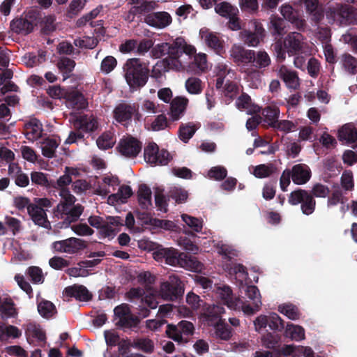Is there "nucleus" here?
I'll return each instance as SVG.
<instances>
[{
  "mask_svg": "<svg viewBox=\"0 0 357 357\" xmlns=\"http://www.w3.org/2000/svg\"><path fill=\"white\" fill-rule=\"evenodd\" d=\"M195 53V47L187 44L183 37H177L169 43L155 45L151 51L152 56L156 59L164 57V59L157 62L152 70L151 77L158 79L161 77L162 71L179 70L183 67L180 60L183 54L192 56Z\"/></svg>",
  "mask_w": 357,
  "mask_h": 357,
  "instance_id": "1",
  "label": "nucleus"
},
{
  "mask_svg": "<svg viewBox=\"0 0 357 357\" xmlns=\"http://www.w3.org/2000/svg\"><path fill=\"white\" fill-rule=\"evenodd\" d=\"M153 258L158 261L165 260L168 265L179 266L187 270L197 271L201 268V263L195 257L183 252H179L173 248H160L153 252Z\"/></svg>",
  "mask_w": 357,
  "mask_h": 357,
  "instance_id": "2",
  "label": "nucleus"
},
{
  "mask_svg": "<svg viewBox=\"0 0 357 357\" xmlns=\"http://www.w3.org/2000/svg\"><path fill=\"white\" fill-rule=\"evenodd\" d=\"M123 71L126 82L131 89L144 86L150 76L148 63L138 58L128 59L123 66Z\"/></svg>",
  "mask_w": 357,
  "mask_h": 357,
  "instance_id": "3",
  "label": "nucleus"
},
{
  "mask_svg": "<svg viewBox=\"0 0 357 357\" xmlns=\"http://www.w3.org/2000/svg\"><path fill=\"white\" fill-rule=\"evenodd\" d=\"M195 332V327L192 322L182 320L177 324H168L166 326L165 333L167 337L179 344L188 342L189 337Z\"/></svg>",
  "mask_w": 357,
  "mask_h": 357,
  "instance_id": "4",
  "label": "nucleus"
},
{
  "mask_svg": "<svg viewBox=\"0 0 357 357\" xmlns=\"http://www.w3.org/2000/svg\"><path fill=\"white\" fill-rule=\"evenodd\" d=\"M291 205L295 206L301 204V209L303 214L309 215L314 213L316 207V200L310 191L303 189H297L292 191L288 199Z\"/></svg>",
  "mask_w": 357,
  "mask_h": 357,
  "instance_id": "5",
  "label": "nucleus"
},
{
  "mask_svg": "<svg viewBox=\"0 0 357 357\" xmlns=\"http://www.w3.org/2000/svg\"><path fill=\"white\" fill-rule=\"evenodd\" d=\"M139 106L135 104L122 102L116 106L113 111L114 119L123 126H128L132 118L139 121L142 114L139 112Z\"/></svg>",
  "mask_w": 357,
  "mask_h": 357,
  "instance_id": "6",
  "label": "nucleus"
},
{
  "mask_svg": "<svg viewBox=\"0 0 357 357\" xmlns=\"http://www.w3.org/2000/svg\"><path fill=\"white\" fill-rule=\"evenodd\" d=\"M144 160L152 166L167 165L172 160L170 153L165 149H159L155 142H150L144 150Z\"/></svg>",
  "mask_w": 357,
  "mask_h": 357,
  "instance_id": "7",
  "label": "nucleus"
},
{
  "mask_svg": "<svg viewBox=\"0 0 357 357\" xmlns=\"http://www.w3.org/2000/svg\"><path fill=\"white\" fill-rule=\"evenodd\" d=\"M114 315L119 319L116 325L125 331L137 328L140 319L132 314L128 304L123 303L116 306L114 310Z\"/></svg>",
  "mask_w": 357,
  "mask_h": 357,
  "instance_id": "8",
  "label": "nucleus"
},
{
  "mask_svg": "<svg viewBox=\"0 0 357 357\" xmlns=\"http://www.w3.org/2000/svg\"><path fill=\"white\" fill-rule=\"evenodd\" d=\"M184 289L177 277H170L169 281L161 283L160 294L166 301H174L183 296Z\"/></svg>",
  "mask_w": 357,
  "mask_h": 357,
  "instance_id": "9",
  "label": "nucleus"
},
{
  "mask_svg": "<svg viewBox=\"0 0 357 357\" xmlns=\"http://www.w3.org/2000/svg\"><path fill=\"white\" fill-rule=\"evenodd\" d=\"M142 143L137 138L129 135L120 139L117 149L119 153L129 158H134L141 152Z\"/></svg>",
  "mask_w": 357,
  "mask_h": 357,
  "instance_id": "10",
  "label": "nucleus"
},
{
  "mask_svg": "<svg viewBox=\"0 0 357 357\" xmlns=\"http://www.w3.org/2000/svg\"><path fill=\"white\" fill-rule=\"evenodd\" d=\"M86 248L85 241L75 237H70L52 243V248L55 251L68 254H75Z\"/></svg>",
  "mask_w": 357,
  "mask_h": 357,
  "instance_id": "11",
  "label": "nucleus"
},
{
  "mask_svg": "<svg viewBox=\"0 0 357 357\" xmlns=\"http://www.w3.org/2000/svg\"><path fill=\"white\" fill-rule=\"evenodd\" d=\"M253 30L243 29L240 32V38L244 43L250 47H257L265 36V30L261 23L255 21Z\"/></svg>",
  "mask_w": 357,
  "mask_h": 357,
  "instance_id": "12",
  "label": "nucleus"
},
{
  "mask_svg": "<svg viewBox=\"0 0 357 357\" xmlns=\"http://www.w3.org/2000/svg\"><path fill=\"white\" fill-rule=\"evenodd\" d=\"M144 22L150 26L164 29L172 22L170 14L165 11L152 12L144 15Z\"/></svg>",
  "mask_w": 357,
  "mask_h": 357,
  "instance_id": "13",
  "label": "nucleus"
},
{
  "mask_svg": "<svg viewBox=\"0 0 357 357\" xmlns=\"http://www.w3.org/2000/svg\"><path fill=\"white\" fill-rule=\"evenodd\" d=\"M230 52L234 61L238 66L240 64H242L243 66L251 65L255 59V50H247L240 45H233Z\"/></svg>",
  "mask_w": 357,
  "mask_h": 357,
  "instance_id": "14",
  "label": "nucleus"
},
{
  "mask_svg": "<svg viewBox=\"0 0 357 357\" xmlns=\"http://www.w3.org/2000/svg\"><path fill=\"white\" fill-rule=\"evenodd\" d=\"M278 77L284 82L289 89L297 90L300 87L298 73L282 65L278 72Z\"/></svg>",
  "mask_w": 357,
  "mask_h": 357,
  "instance_id": "15",
  "label": "nucleus"
},
{
  "mask_svg": "<svg viewBox=\"0 0 357 357\" xmlns=\"http://www.w3.org/2000/svg\"><path fill=\"white\" fill-rule=\"evenodd\" d=\"M292 181L296 185H303L307 183L312 176V172L310 167L304 163H299L292 167Z\"/></svg>",
  "mask_w": 357,
  "mask_h": 357,
  "instance_id": "16",
  "label": "nucleus"
},
{
  "mask_svg": "<svg viewBox=\"0 0 357 357\" xmlns=\"http://www.w3.org/2000/svg\"><path fill=\"white\" fill-rule=\"evenodd\" d=\"M303 36L298 32H291L284 40V46L287 52L294 55L300 52L303 49Z\"/></svg>",
  "mask_w": 357,
  "mask_h": 357,
  "instance_id": "17",
  "label": "nucleus"
},
{
  "mask_svg": "<svg viewBox=\"0 0 357 357\" xmlns=\"http://www.w3.org/2000/svg\"><path fill=\"white\" fill-rule=\"evenodd\" d=\"M74 128H79L83 132H93L98 128L97 119L93 115L83 114L78 116L73 123Z\"/></svg>",
  "mask_w": 357,
  "mask_h": 357,
  "instance_id": "18",
  "label": "nucleus"
},
{
  "mask_svg": "<svg viewBox=\"0 0 357 357\" xmlns=\"http://www.w3.org/2000/svg\"><path fill=\"white\" fill-rule=\"evenodd\" d=\"M189 100L183 96H177L170 103V117L173 121H178L185 114Z\"/></svg>",
  "mask_w": 357,
  "mask_h": 357,
  "instance_id": "19",
  "label": "nucleus"
},
{
  "mask_svg": "<svg viewBox=\"0 0 357 357\" xmlns=\"http://www.w3.org/2000/svg\"><path fill=\"white\" fill-rule=\"evenodd\" d=\"M280 13L284 19L293 24L298 30H303L305 26V20L299 17L297 10L290 5H283L280 8Z\"/></svg>",
  "mask_w": 357,
  "mask_h": 357,
  "instance_id": "20",
  "label": "nucleus"
},
{
  "mask_svg": "<svg viewBox=\"0 0 357 357\" xmlns=\"http://www.w3.org/2000/svg\"><path fill=\"white\" fill-rule=\"evenodd\" d=\"M64 293L66 296L75 298L79 301H88L92 298L91 294L83 285L74 284L65 288Z\"/></svg>",
  "mask_w": 357,
  "mask_h": 357,
  "instance_id": "21",
  "label": "nucleus"
},
{
  "mask_svg": "<svg viewBox=\"0 0 357 357\" xmlns=\"http://www.w3.org/2000/svg\"><path fill=\"white\" fill-rule=\"evenodd\" d=\"M28 214L31 217L33 222L44 228H47L50 223L47 220L45 211L35 204H31L28 207Z\"/></svg>",
  "mask_w": 357,
  "mask_h": 357,
  "instance_id": "22",
  "label": "nucleus"
},
{
  "mask_svg": "<svg viewBox=\"0 0 357 357\" xmlns=\"http://www.w3.org/2000/svg\"><path fill=\"white\" fill-rule=\"evenodd\" d=\"M25 130V135L28 139H37L42 136L43 131V124L41 122L36 119H31L24 126Z\"/></svg>",
  "mask_w": 357,
  "mask_h": 357,
  "instance_id": "23",
  "label": "nucleus"
},
{
  "mask_svg": "<svg viewBox=\"0 0 357 357\" xmlns=\"http://www.w3.org/2000/svg\"><path fill=\"white\" fill-rule=\"evenodd\" d=\"M11 30L17 34H29L33 30V23L27 17L13 20L10 22Z\"/></svg>",
  "mask_w": 357,
  "mask_h": 357,
  "instance_id": "24",
  "label": "nucleus"
},
{
  "mask_svg": "<svg viewBox=\"0 0 357 357\" xmlns=\"http://www.w3.org/2000/svg\"><path fill=\"white\" fill-rule=\"evenodd\" d=\"M338 139L347 144L357 142V128L352 124H345L338 130Z\"/></svg>",
  "mask_w": 357,
  "mask_h": 357,
  "instance_id": "25",
  "label": "nucleus"
},
{
  "mask_svg": "<svg viewBox=\"0 0 357 357\" xmlns=\"http://www.w3.org/2000/svg\"><path fill=\"white\" fill-rule=\"evenodd\" d=\"M151 190L146 184H141L137 191L138 203L143 210H148L152 206Z\"/></svg>",
  "mask_w": 357,
  "mask_h": 357,
  "instance_id": "26",
  "label": "nucleus"
},
{
  "mask_svg": "<svg viewBox=\"0 0 357 357\" xmlns=\"http://www.w3.org/2000/svg\"><path fill=\"white\" fill-rule=\"evenodd\" d=\"M304 3L306 10L312 16V20L315 22H320L324 18V11L319 6V0H301Z\"/></svg>",
  "mask_w": 357,
  "mask_h": 357,
  "instance_id": "27",
  "label": "nucleus"
},
{
  "mask_svg": "<svg viewBox=\"0 0 357 357\" xmlns=\"http://www.w3.org/2000/svg\"><path fill=\"white\" fill-rule=\"evenodd\" d=\"M351 14V8L347 6L337 4L335 7H329L326 12V17L333 21L340 18L349 20Z\"/></svg>",
  "mask_w": 357,
  "mask_h": 357,
  "instance_id": "28",
  "label": "nucleus"
},
{
  "mask_svg": "<svg viewBox=\"0 0 357 357\" xmlns=\"http://www.w3.org/2000/svg\"><path fill=\"white\" fill-rule=\"evenodd\" d=\"M66 99L73 108L77 109H84L88 105L86 99L84 95L78 91H68Z\"/></svg>",
  "mask_w": 357,
  "mask_h": 357,
  "instance_id": "29",
  "label": "nucleus"
},
{
  "mask_svg": "<svg viewBox=\"0 0 357 357\" xmlns=\"http://www.w3.org/2000/svg\"><path fill=\"white\" fill-rule=\"evenodd\" d=\"M202 37L204 38L206 45L213 50L217 54H221L224 52L223 41L221 40L219 36L215 33H202Z\"/></svg>",
  "mask_w": 357,
  "mask_h": 357,
  "instance_id": "30",
  "label": "nucleus"
},
{
  "mask_svg": "<svg viewBox=\"0 0 357 357\" xmlns=\"http://www.w3.org/2000/svg\"><path fill=\"white\" fill-rule=\"evenodd\" d=\"M76 63L74 60L66 57L61 56L57 62L56 66L59 71L62 73L63 80L71 77L72 72L75 67Z\"/></svg>",
  "mask_w": 357,
  "mask_h": 357,
  "instance_id": "31",
  "label": "nucleus"
},
{
  "mask_svg": "<svg viewBox=\"0 0 357 357\" xmlns=\"http://www.w3.org/2000/svg\"><path fill=\"white\" fill-rule=\"evenodd\" d=\"M59 195L63 201L57 205L56 211L59 213H66L68 210V206L74 205L76 198L70 193L69 189L60 190Z\"/></svg>",
  "mask_w": 357,
  "mask_h": 357,
  "instance_id": "32",
  "label": "nucleus"
},
{
  "mask_svg": "<svg viewBox=\"0 0 357 357\" xmlns=\"http://www.w3.org/2000/svg\"><path fill=\"white\" fill-rule=\"evenodd\" d=\"M215 11L221 17L227 19L231 16L238 15L239 13L237 7L232 6L227 1L215 3Z\"/></svg>",
  "mask_w": 357,
  "mask_h": 357,
  "instance_id": "33",
  "label": "nucleus"
},
{
  "mask_svg": "<svg viewBox=\"0 0 357 357\" xmlns=\"http://www.w3.org/2000/svg\"><path fill=\"white\" fill-rule=\"evenodd\" d=\"M214 328L216 339L228 341L232 336L231 327L222 319L214 324Z\"/></svg>",
  "mask_w": 357,
  "mask_h": 357,
  "instance_id": "34",
  "label": "nucleus"
},
{
  "mask_svg": "<svg viewBox=\"0 0 357 357\" xmlns=\"http://www.w3.org/2000/svg\"><path fill=\"white\" fill-rule=\"evenodd\" d=\"M262 115L265 118V121L268 122V126L273 128L278 121L280 109L275 105H269L263 109Z\"/></svg>",
  "mask_w": 357,
  "mask_h": 357,
  "instance_id": "35",
  "label": "nucleus"
},
{
  "mask_svg": "<svg viewBox=\"0 0 357 357\" xmlns=\"http://www.w3.org/2000/svg\"><path fill=\"white\" fill-rule=\"evenodd\" d=\"M271 64V58L264 50L255 51V59L252 61L251 66L257 69L268 67Z\"/></svg>",
  "mask_w": 357,
  "mask_h": 357,
  "instance_id": "36",
  "label": "nucleus"
},
{
  "mask_svg": "<svg viewBox=\"0 0 357 357\" xmlns=\"http://www.w3.org/2000/svg\"><path fill=\"white\" fill-rule=\"evenodd\" d=\"M219 295L224 304L227 305L231 309H235L239 301L234 300L232 290L229 286H224L219 289Z\"/></svg>",
  "mask_w": 357,
  "mask_h": 357,
  "instance_id": "37",
  "label": "nucleus"
},
{
  "mask_svg": "<svg viewBox=\"0 0 357 357\" xmlns=\"http://www.w3.org/2000/svg\"><path fill=\"white\" fill-rule=\"evenodd\" d=\"M31 180L33 184L40 185L47 189L52 188V180L49 179L47 174L41 172H32L31 173Z\"/></svg>",
  "mask_w": 357,
  "mask_h": 357,
  "instance_id": "38",
  "label": "nucleus"
},
{
  "mask_svg": "<svg viewBox=\"0 0 357 357\" xmlns=\"http://www.w3.org/2000/svg\"><path fill=\"white\" fill-rule=\"evenodd\" d=\"M196 130L192 123H182L178 128V137L183 142L187 143L193 137Z\"/></svg>",
  "mask_w": 357,
  "mask_h": 357,
  "instance_id": "39",
  "label": "nucleus"
},
{
  "mask_svg": "<svg viewBox=\"0 0 357 357\" xmlns=\"http://www.w3.org/2000/svg\"><path fill=\"white\" fill-rule=\"evenodd\" d=\"M285 333L287 336L296 341H300L305 338V330L298 325L288 324L286 327Z\"/></svg>",
  "mask_w": 357,
  "mask_h": 357,
  "instance_id": "40",
  "label": "nucleus"
},
{
  "mask_svg": "<svg viewBox=\"0 0 357 357\" xmlns=\"http://www.w3.org/2000/svg\"><path fill=\"white\" fill-rule=\"evenodd\" d=\"M59 146L56 139L47 138L42 144V154L48 158H52L55 155V151Z\"/></svg>",
  "mask_w": 357,
  "mask_h": 357,
  "instance_id": "41",
  "label": "nucleus"
},
{
  "mask_svg": "<svg viewBox=\"0 0 357 357\" xmlns=\"http://www.w3.org/2000/svg\"><path fill=\"white\" fill-rule=\"evenodd\" d=\"M21 335L22 332L17 327L12 325L5 326L0 323V339L3 340L8 337L18 338Z\"/></svg>",
  "mask_w": 357,
  "mask_h": 357,
  "instance_id": "42",
  "label": "nucleus"
},
{
  "mask_svg": "<svg viewBox=\"0 0 357 357\" xmlns=\"http://www.w3.org/2000/svg\"><path fill=\"white\" fill-rule=\"evenodd\" d=\"M38 310L39 314L45 318L52 317L56 313L55 305L49 301H42L38 305Z\"/></svg>",
  "mask_w": 357,
  "mask_h": 357,
  "instance_id": "43",
  "label": "nucleus"
},
{
  "mask_svg": "<svg viewBox=\"0 0 357 357\" xmlns=\"http://www.w3.org/2000/svg\"><path fill=\"white\" fill-rule=\"evenodd\" d=\"M132 195V188L129 185H123L119 187L116 193L112 194L109 197V200L120 201L124 203Z\"/></svg>",
  "mask_w": 357,
  "mask_h": 357,
  "instance_id": "44",
  "label": "nucleus"
},
{
  "mask_svg": "<svg viewBox=\"0 0 357 357\" xmlns=\"http://www.w3.org/2000/svg\"><path fill=\"white\" fill-rule=\"evenodd\" d=\"M185 86L187 91L190 94H199L203 90L202 80L195 77H189L185 81Z\"/></svg>",
  "mask_w": 357,
  "mask_h": 357,
  "instance_id": "45",
  "label": "nucleus"
},
{
  "mask_svg": "<svg viewBox=\"0 0 357 357\" xmlns=\"http://www.w3.org/2000/svg\"><path fill=\"white\" fill-rule=\"evenodd\" d=\"M280 336L275 333H267L261 337L262 344L268 349H275L280 346Z\"/></svg>",
  "mask_w": 357,
  "mask_h": 357,
  "instance_id": "46",
  "label": "nucleus"
},
{
  "mask_svg": "<svg viewBox=\"0 0 357 357\" xmlns=\"http://www.w3.org/2000/svg\"><path fill=\"white\" fill-rule=\"evenodd\" d=\"M84 207L81 204H77L76 205H73L71 208L68 206L67 212L61 213L66 215L65 221L70 224L71 222H76L82 215Z\"/></svg>",
  "mask_w": 357,
  "mask_h": 357,
  "instance_id": "47",
  "label": "nucleus"
},
{
  "mask_svg": "<svg viewBox=\"0 0 357 357\" xmlns=\"http://www.w3.org/2000/svg\"><path fill=\"white\" fill-rule=\"evenodd\" d=\"M278 310L280 313L287 316L289 319L296 320L300 318L301 313L298 308L293 304H285L280 305Z\"/></svg>",
  "mask_w": 357,
  "mask_h": 357,
  "instance_id": "48",
  "label": "nucleus"
},
{
  "mask_svg": "<svg viewBox=\"0 0 357 357\" xmlns=\"http://www.w3.org/2000/svg\"><path fill=\"white\" fill-rule=\"evenodd\" d=\"M245 295L248 298L252 301L253 305L257 308V310H259L261 305V295L257 287L255 285H250L246 287Z\"/></svg>",
  "mask_w": 357,
  "mask_h": 357,
  "instance_id": "49",
  "label": "nucleus"
},
{
  "mask_svg": "<svg viewBox=\"0 0 357 357\" xmlns=\"http://www.w3.org/2000/svg\"><path fill=\"white\" fill-rule=\"evenodd\" d=\"M343 67L350 74L357 73V60L349 54L345 53L342 59Z\"/></svg>",
  "mask_w": 357,
  "mask_h": 357,
  "instance_id": "50",
  "label": "nucleus"
},
{
  "mask_svg": "<svg viewBox=\"0 0 357 357\" xmlns=\"http://www.w3.org/2000/svg\"><path fill=\"white\" fill-rule=\"evenodd\" d=\"M222 307L213 305V306H208L204 313V317L206 320L208 322H218L220 319V314L222 312Z\"/></svg>",
  "mask_w": 357,
  "mask_h": 357,
  "instance_id": "51",
  "label": "nucleus"
},
{
  "mask_svg": "<svg viewBox=\"0 0 357 357\" xmlns=\"http://www.w3.org/2000/svg\"><path fill=\"white\" fill-rule=\"evenodd\" d=\"M0 314L6 317H13L17 314L14 303L10 299H6L0 303Z\"/></svg>",
  "mask_w": 357,
  "mask_h": 357,
  "instance_id": "52",
  "label": "nucleus"
},
{
  "mask_svg": "<svg viewBox=\"0 0 357 357\" xmlns=\"http://www.w3.org/2000/svg\"><path fill=\"white\" fill-rule=\"evenodd\" d=\"M188 192L183 189L174 188L172 189L168 193V200L172 199L175 200L176 203H183L187 200Z\"/></svg>",
  "mask_w": 357,
  "mask_h": 357,
  "instance_id": "53",
  "label": "nucleus"
},
{
  "mask_svg": "<svg viewBox=\"0 0 357 357\" xmlns=\"http://www.w3.org/2000/svg\"><path fill=\"white\" fill-rule=\"evenodd\" d=\"M132 346L146 353H151L154 349L153 341L148 338H140L134 341Z\"/></svg>",
  "mask_w": 357,
  "mask_h": 357,
  "instance_id": "54",
  "label": "nucleus"
},
{
  "mask_svg": "<svg viewBox=\"0 0 357 357\" xmlns=\"http://www.w3.org/2000/svg\"><path fill=\"white\" fill-rule=\"evenodd\" d=\"M217 248L218 250V254L228 261L231 260L233 257L237 256L236 250L230 245L218 243Z\"/></svg>",
  "mask_w": 357,
  "mask_h": 357,
  "instance_id": "55",
  "label": "nucleus"
},
{
  "mask_svg": "<svg viewBox=\"0 0 357 357\" xmlns=\"http://www.w3.org/2000/svg\"><path fill=\"white\" fill-rule=\"evenodd\" d=\"M268 326L273 331H282L284 328V322L276 313H272L268 316Z\"/></svg>",
  "mask_w": 357,
  "mask_h": 357,
  "instance_id": "56",
  "label": "nucleus"
},
{
  "mask_svg": "<svg viewBox=\"0 0 357 357\" xmlns=\"http://www.w3.org/2000/svg\"><path fill=\"white\" fill-rule=\"evenodd\" d=\"M183 222L196 232H200L202 229V221L187 214L182 215Z\"/></svg>",
  "mask_w": 357,
  "mask_h": 357,
  "instance_id": "57",
  "label": "nucleus"
},
{
  "mask_svg": "<svg viewBox=\"0 0 357 357\" xmlns=\"http://www.w3.org/2000/svg\"><path fill=\"white\" fill-rule=\"evenodd\" d=\"M72 182L73 178H70L65 171L64 174L61 176L56 181L52 180V188L59 189L60 190H62L63 189H68V185Z\"/></svg>",
  "mask_w": 357,
  "mask_h": 357,
  "instance_id": "58",
  "label": "nucleus"
},
{
  "mask_svg": "<svg viewBox=\"0 0 357 357\" xmlns=\"http://www.w3.org/2000/svg\"><path fill=\"white\" fill-rule=\"evenodd\" d=\"M27 274L34 284L43 283L44 282V276L40 268L38 266H30L27 269Z\"/></svg>",
  "mask_w": 357,
  "mask_h": 357,
  "instance_id": "59",
  "label": "nucleus"
},
{
  "mask_svg": "<svg viewBox=\"0 0 357 357\" xmlns=\"http://www.w3.org/2000/svg\"><path fill=\"white\" fill-rule=\"evenodd\" d=\"M273 173L272 165L261 164L256 166L254 169L253 174L259 178H266Z\"/></svg>",
  "mask_w": 357,
  "mask_h": 357,
  "instance_id": "60",
  "label": "nucleus"
},
{
  "mask_svg": "<svg viewBox=\"0 0 357 357\" xmlns=\"http://www.w3.org/2000/svg\"><path fill=\"white\" fill-rule=\"evenodd\" d=\"M310 192L313 195V197L326 198L330 193L328 187L321 183H315Z\"/></svg>",
  "mask_w": 357,
  "mask_h": 357,
  "instance_id": "61",
  "label": "nucleus"
},
{
  "mask_svg": "<svg viewBox=\"0 0 357 357\" xmlns=\"http://www.w3.org/2000/svg\"><path fill=\"white\" fill-rule=\"evenodd\" d=\"M168 196H165L162 192H156L155 194V204L158 210L167 213L168 209Z\"/></svg>",
  "mask_w": 357,
  "mask_h": 357,
  "instance_id": "62",
  "label": "nucleus"
},
{
  "mask_svg": "<svg viewBox=\"0 0 357 357\" xmlns=\"http://www.w3.org/2000/svg\"><path fill=\"white\" fill-rule=\"evenodd\" d=\"M98 147L102 150H107L114 145L112 137L109 134L103 133L96 140Z\"/></svg>",
  "mask_w": 357,
  "mask_h": 357,
  "instance_id": "63",
  "label": "nucleus"
},
{
  "mask_svg": "<svg viewBox=\"0 0 357 357\" xmlns=\"http://www.w3.org/2000/svg\"><path fill=\"white\" fill-rule=\"evenodd\" d=\"M227 171L225 167L217 166L212 167L208 172V176L217 181H222L227 177Z\"/></svg>",
  "mask_w": 357,
  "mask_h": 357,
  "instance_id": "64",
  "label": "nucleus"
}]
</instances>
